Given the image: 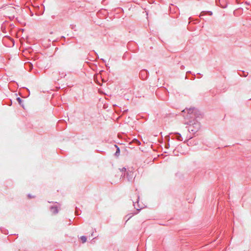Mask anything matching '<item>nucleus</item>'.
<instances>
[{
  "instance_id": "7ed1b4c3",
  "label": "nucleus",
  "mask_w": 251,
  "mask_h": 251,
  "mask_svg": "<svg viewBox=\"0 0 251 251\" xmlns=\"http://www.w3.org/2000/svg\"><path fill=\"white\" fill-rule=\"evenodd\" d=\"M80 239L82 241V242L83 243H84L85 242H86V240H87V238L85 236H82L80 237Z\"/></svg>"
},
{
  "instance_id": "423d86ee",
  "label": "nucleus",
  "mask_w": 251,
  "mask_h": 251,
  "mask_svg": "<svg viewBox=\"0 0 251 251\" xmlns=\"http://www.w3.org/2000/svg\"><path fill=\"white\" fill-rule=\"evenodd\" d=\"M52 209L53 210V211H54L55 212H58V210L57 209V207H52Z\"/></svg>"
},
{
  "instance_id": "f03ea898",
  "label": "nucleus",
  "mask_w": 251,
  "mask_h": 251,
  "mask_svg": "<svg viewBox=\"0 0 251 251\" xmlns=\"http://www.w3.org/2000/svg\"><path fill=\"white\" fill-rule=\"evenodd\" d=\"M21 10V8L19 6H17V8L14 7H9L7 10L9 14L14 17L15 14Z\"/></svg>"
},
{
  "instance_id": "39448f33",
  "label": "nucleus",
  "mask_w": 251,
  "mask_h": 251,
  "mask_svg": "<svg viewBox=\"0 0 251 251\" xmlns=\"http://www.w3.org/2000/svg\"><path fill=\"white\" fill-rule=\"evenodd\" d=\"M119 152H120V149H119V148H117V151H116V152L115 153V154L116 155H118L119 154Z\"/></svg>"
},
{
  "instance_id": "20e7f679",
  "label": "nucleus",
  "mask_w": 251,
  "mask_h": 251,
  "mask_svg": "<svg viewBox=\"0 0 251 251\" xmlns=\"http://www.w3.org/2000/svg\"><path fill=\"white\" fill-rule=\"evenodd\" d=\"M17 101H18L19 103L20 104L22 105V101H23V100H22V99H21L20 98H18L17 99Z\"/></svg>"
},
{
  "instance_id": "f257e3e1",
  "label": "nucleus",
  "mask_w": 251,
  "mask_h": 251,
  "mask_svg": "<svg viewBox=\"0 0 251 251\" xmlns=\"http://www.w3.org/2000/svg\"><path fill=\"white\" fill-rule=\"evenodd\" d=\"M187 112L188 113V115L186 116V118L188 119L189 118L191 119H195L196 115H195V112L196 110L193 108H189V109H186L184 110H183L182 112Z\"/></svg>"
}]
</instances>
